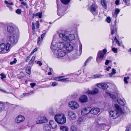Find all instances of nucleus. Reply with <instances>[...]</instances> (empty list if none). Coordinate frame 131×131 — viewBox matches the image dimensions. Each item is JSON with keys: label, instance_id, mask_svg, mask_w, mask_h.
Returning a JSON list of instances; mask_svg holds the SVG:
<instances>
[{"label": "nucleus", "instance_id": "de8ad7c7", "mask_svg": "<svg viewBox=\"0 0 131 131\" xmlns=\"http://www.w3.org/2000/svg\"><path fill=\"white\" fill-rule=\"evenodd\" d=\"M0 75L1 76V78L2 79H3L6 78L5 75L3 73H2Z\"/></svg>", "mask_w": 131, "mask_h": 131}, {"label": "nucleus", "instance_id": "9d476101", "mask_svg": "<svg viewBox=\"0 0 131 131\" xmlns=\"http://www.w3.org/2000/svg\"><path fill=\"white\" fill-rule=\"evenodd\" d=\"M7 44L6 46L5 45L4 43H2L0 45V52L3 51V53H6L9 50V49L7 50Z\"/></svg>", "mask_w": 131, "mask_h": 131}, {"label": "nucleus", "instance_id": "49530a36", "mask_svg": "<svg viewBox=\"0 0 131 131\" xmlns=\"http://www.w3.org/2000/svg\"><path fill=\"white\" fill-rule=\"evenodd\" d=\"M21 10L19 9H17L16 11V12L19 14H21Z\"/></svg>", "mask_w": 131, "mask_h": 131}, {"label": "nucleus", "instance_id": "2f4dec72", "mask_svg": "<svg viewBox=\"0 0 131 131\" xmlns=\"http://www.w3.org/2000/svg\"><path fill=\"white\" fill-rule=\"evenodd\" d=\"M93 58V57H89L85 61V62L84 64V66H86V63L87 62H89Z\"/></svg>", "mask_w": 131, "mask_h": 131}, {"label": "nucleus", "instance_id": "603ef678", "mask_svg": "<svg viewBox=\"0 0 131 131\" xmlns=\"http://www.w3.org/2000/svg\"><path fill=\"white\" fill-rule=\"evenodd\" d=\"M119 0H116L115 1V4L117 5H119Z\"/></svg>", "mask_w": 131, "mask_h": 131}, {"label": "nucleus", "instance_id": "9b49d317", "mask_svg": "<svg viewBox=\"0 0 131 131\" xmlns=\"http://www.w3.org/2000/svg\"><path fill=\"white\" fill-rule=\"evenodd\" d=\"M47 120L46 118L45 117H40L38 118L36 121V123L38 124L46 122Z\"/></svg>", "mask_w": 131, "mask_h": 131}, {"label": "nucleus", "instance_id": "f704fd0d", "mask_svg": "<svg viewBox=\"0 0 131 131\" xmlns=\"http://www.w3.org/2000/svg\"><path fill=\"white\" fill-rule=\"evenodd\" d=\"M123 110L125 112L127 113L129 112V110L128 108L126 106H124L123 107Z\"/></svg>", "mask_w": 131, "mask_h": 131}, {"label": "nucleus", "instance_id": "f257e3e1", "mask_svg": "<svg viewBox=\"0 0 131 131\" xmlns=\"http://www.w3.org/2000/svg\"><path fill=\"white\" fill-rule=\"evenodd\" d=\"M16 33L13 35H10L9 36L8 42L7 44V48L6 49H9L10 46H13L15 45L18 42L19 36V32L18 31L17 29H16Z\"/></svg>", "mask_w": 131, "mask_h": 131}, {"label": "nucleus", "instance_id": "8fccbe9b", "mask_svg": "<svg viewBox=\"0 0 131 131\" xmlns=\"http://www.w3.org/2000/svg\"><path fill=\"white\" fill-rule=\"evenodd\" d=\"M46 34V33L45 32L44 33H43V34H41V38L42 39H43V38L45 36Z\"/></svg>", "mask_w": 131, "mask_h": 131}, {"label": "nucleus", "instance_id": "473e14b6", "mask_svg": "<svg viewBox=\"0 0 131 131\" xmlns=\"http://www.w3.org/2000/svg\"><path fill=\"white\" fill-rule=\"evenodd\" d=\"M69 79L68 78H64L61 79L60 78L59 80V81L63 82H67L69 81Z\"/></svg>", "mask_w": 131, "mask_h": 131}, {"label": "nucleus", "instance_id": "c03bdc74", "mask_svg": "<svg viewBox=\"0 0 131 131\" xmlns=\"http://www.w3.org/2000/svg\"><path fill=\"white\" fill-rule=\"evenodd\" d=\"M112 50L115 53H116L117 52V49L115 47H113L112 49Z\"/></svg>", "mask_w": 131, "mask_h": 131}, {"label": "nucleus", "instance_id": "393cba45", "mask_svg": "<svg viewBox=\"0 0 131 131\" xmlns=\"http://www.w3.org/2000/svg\"><path fill=\"white\" fill-rule=\"evenodd\" d=\"M99 86H101L104 89H106L108 87L107 84L105 83H99Z\"/></svg>", "mask_w": 131, "mask_h": 131}, {"label": "nucleus", "instance_id": "ddd939ff", "mask_svg": "<svg viewBox=\"0 0 131 131\" xmlns=\"http://www.w3.org/2000/svg\"><path fill=\"white\" fill-rule=\"evenodd\" d=\"M90 107L83 109L81 111V114L82 115L84 116L90 113Z\"/></svg>", "mask_w": 131, "mask_h": 131}, {"label": "nucleus", "instance_id": "1a4fd4ad", "mask_svg": "<svg viewBox=\"0 0 131 131\" xmlns=\"http://www.w3.org/2000/svg\"><path fill=\"white\" fill-rule=\"evenodd\" d=\"M67 113L68 116L71 120H74L76 119L77 115L74 112L68 111L67 112Z\"/></svg>", "mask_w": 131, "mask_h": 131}, {"label": "nucleus", "instance_id": "864d4df0", "mask_svg": "<svg viewBox=\"0 0 131 131\" xmlns=\"http://www.w3.org/2000/svg\"><path fill=\"white\" fill-rule=\"evenodd\" d=\"M30 57H31V56L29 55L27 57L26 59V60H25L26 62H27L28 61V60L30 58Z\"/></svg>", "mask_w": 131, "mask_h": 131}, {"label": "nucleus", "instance_id": "6ab92c4d", "mask_svg": "<svg viewBox=\"0 0 131 131\" xmlns=\"http://www.w3.org/2000/svg\"><path fill=\"white\" fill-rule=\"evenodd\" d=\"M80 101L81 102L83 103L87 102L88 100L87 97L86 95H83L80 97L79 99Z\"/></svg>", "mask_w": 131, "mask_h": 131}, {"label": "nucleus", "instance_id": "6e6d98bb", "mask_svg": "<svg viewBox=\"0 0 131 131\" xmlns=\"http://www.w3.org/2000/svg\"><path fill=\"white\" fill-rule=\"evenodd\" d=\"M98 78V74L94 75L92 78L93 79L97 78Z\"/></svg>", "mask_w": 131, "mask_h": 131}, {"label": "nucleus", "instance_id": "58836bf2", "mask_svg": "<svg viewBox=\"0 0 131 131\" xmlns=\"http://www.w3.org/2000/svg\"><path fill=\"white\" fill-rule=\"evenodd\" d=\"M82 46L81 44V43H79V51L80 54L82 52Z\"/></svg>", "mask_w": 131, "mask_h": 131}, {"label": "nucleus", "instance_id": "4c0bfd02", "mask_svg": "<svg viewBox=\"0 0 131 131\" xmlns=\"http://www.w3.org/2000/svg\"><path fill=\"white\" fill-rule=\"evenodd\" d=\"M64 77L65 76H64L56 77L54 78V80H55L59 81V80L61 78Z\"/></svg>", "mask_w": 131, "mask_h": 131}, {"label": "nucleus", "instance_id": "f3484780", "mask_svg": "<svg viewBox=\"0 0 131 131\" xmlns=\"http://www.w3.org/2000/svg\"><path fill=\"white\" fill-rule=\"evenodd\" d=\"M49 124L53 129L56 128L57 126V123L56 122L51 120L49 122Z\"/></svg>", "mask_w": 131, "mask_h": 131}, {"label": "nucleus", "instance_id": "f8f14e48", "mask_svg": "<svg viewBox=\"0 0 131 131\" xmlns=\"http://www.w3.org/2000/svg\"><path fill=\"white\" fill-rule=\"evenodd\" d=\"M111 116L114 119L117 118L119 116V113L116 111H111L110 112Z\"/></svg>", "mask_w": 131, "mask_h": 131}, {"label": "nucleus", "instance_id": "5701e85b", "mask_svg": "<svg viewBox=\"0 0 131 131\" xmlns=\"http://www.w3.org/2000/svg\"><path fill=\"white\" fill-rule=\"evenodd\" d=\"M114 106L115 108L121 114H124V112L122 110L121 108L118 105L116 104H115Z\"/></svg>", "mask_w": 131, "mask_h": 131}, {"label": "nucleus", "instance_id": "4468645a", "mask_svg": "<svg viewBox=\"0 0 131 131\" xmlns=\"http://www.w3.org/2000/svg\"><path fill=\"white\" fill-rule=\"evenodd\" d=\"M64 46L68 51H72L73 48L72 45L69 42H67Z\"/></svg>", "mask_w": 131, "mask_h": 131}, {"label": "nucleus", "instance_id": "5fc2aeb1", "mask_svg": "<svg viewBox=\"0 0 131 131\" xmlns=\"http://www.w3.org/2000/svg\"><path fill=\"white\" fill-rule=\"evenodd\" d=\"M107 21L108 23H109L110 22L111 18L110 17H108L107 18Z\"/></svg>", "mask_w": 131, "mask_h": 131}, {"label": "nucleus", "instance_id": "c9c22d12", "mask_svg": "<svg viewBox=\"0 0 131 131\" xmlns=\"http://www.w3.org/2000/svg\"><path fill=\"white\" fill-rule=\"evenodd\" d=\"M129 77H124V83L126 84H127L128 83V82L127 81V80H129Z\"/></svg>", "mask_w": 131, "mask_h": 131}, {"label": "nucleus", "instance_id": "72a5a7b5", "mask_svg": "<svg viewBox=\"0 0 131 131\" xmlns=\"http://www.w3.org/2000/svg\"><path fill=\"white\" fill-rule=\"evenodd\" d=\"M107 95L110 96L112 99H115L116 98V96L114 94H112L109 93H107Z\"/></svg>", "mask_w": 131, "mask_h": 131}, {"label": "nucleus", "instance_id": "ea45409f", "mask_svg": "<svg viewBox=\"0 0 131 131\" xmlns=\"http://www.w3.org/2000/svg\"><path fill=\"white\" fill-rule=\"evenodd\" d=\"M112 71L111 73H109V74L110 77H112L111 75L114 74L116 73V70L114 69H112Z\"/></svg>", "mask_w": 131, "mask_h": 131}, {"label": "nucleus", "instance_id": "0eeeda50", "mask_svg": "<svg viewBox=\"0 0 131 131\" xmlns=\"http://www.w3.org/2000/svg\"><path fill=\"white\" fill-rule=\"evenodd\" d=\"M107 51L106 49H104L103 51H99V61L101 59V60H104L105 55L106 54Z\"/></svg>", "mask_w": 131, "mask_h": 131}, {"label": "nucleus", "instance_id": "bf43d9fd", "mask_svg": "<svg viewBox=\"0 0 131 131\" xmlns=\"http://www.w3.org/2000/svg\"><path fill=\"white\" fill-rule=\"evenodd\" d=\"M37 50V48H36L34 49L31 52V54H33L34 52L36 51Z\"/></svg>", "mask_w": 131, "mask_h": 131}, {"label": "nucleus", "instance_id": "0e129e2a", "mask_svg": "<svg viewBox=\"0 0 131 131\" xmlns=\"http://www.w3.org/2000/svg\"><path fill=\"white\" fill-rule=\"evenodd\" d=\"M116 42L119 46H121V45L119 41L118 40L116 41Z\"/></svg>", "mask_w": 131, "mask_h": 131}, {"label": "nucleus", "instance_id": "7c9ffc66", "mask_svg": "<svg viewBox=\"0 0 131 131\" xmlns=\"http://www.w3.org/2000/svg\"><path fill=\"white\" fill-rule=\"evenodd\" d=\"M4 109V103H0V111H3Z\"/></svg>", "mask_w": 131, "mask_h": 131}, {"label": "nucleus", "instance_id": "052dcab7", "mask_svg": "<svg viewBox=\"0 0 131 131\" xmlns=\"http://www.w3.org/2000/svg\"><path fill=\"white\" fill-rule=\"evenodd\" d=\"M37 63L40 66L42 64V63L40 61H38L37 62Z\"/></svg>", "mask_w": 131, "mask_h": 131}, {"label": "nucleus", "instance_id": "cd10ccee", "mask_svg": "<svg viewBox=\"0 0 131 131\" xmlns=\"http://www.w3.org/2000/svg\"><path fill=\"white\" fill-rule=\"evenodd\" d=\"M60 131H68V128L66 126H62L60 128Z\"/></svg>", "mask_w": 131, "mask_h": 131}, {"label": "nucleus", "instance_id": "b1692460", "mask_svg": "<svg viewBox=\"0 0 131 131\" xmlns=\"http://www.w3.org/2000/svg\"><path fill=\"white\" fill-rule=\"evenodd\" d=\"M120 12V9L118 8H116L115 10V12L114 14H113V17L116 18L117 17L118 14Z\"/></svg>", "mask_w": 131, "mask_h": 131}, {"label": "nucleus", "instance_id": "4be33fe9", "mask_svg": "<svg viewBox=\"0 0 131 131\" xmlns=\"http://www.w3.org/2000/svg\"><path fill=\"white\" fill-rule=\"evenodd\" d=\"M43 128L45 131H50L51 129L50 126L48 124L45 125Z\"/></svg>", "mask_w": 131, "mask_h": 131}, {"label": "nucleus", "instance_id": "39448f33", "mask_svg": "<svg viewBox=\"0 0 131 131\" xmlns=\"http://www.w3.org/2000/svg\"><path fill=\"white\" fill-rule=\"evenodd\" d=\"M17 29L18 31L19 30L18 28L11 25H9L7 27V31L11 33L10 35H13L16 33V29Z\"/></svg>", "mask_w": 131, "mask_h": 131}, {"label": "nucleus", "instance_id": "09e8293b", "mask_svg": "<svg viewBox=\"0 0 131 131\" xmlns=\"http://www.w3.org/2000/svg\"><path fill=\"white\" fill-rule=\"evenodd\" d=\"M36 83H31L30 85L31 86L32 88H33L34 86L36 85Z\"/></svg>", "mask_w": 131, "mask_h": 131}, {"label": "nucleus", "instance_id": "79ce46f5", "mask_svg": "<svg viewBox=\"0 0 131 131\" xmlns=\"http://www.w3.org/2000/svg\"><path fill=\"white\" fill-rule=\"evenodd\" d=\"M17 61V60H16V59L15 58L14 59V60L11 62L10 63V64L11 65H12L13 64H15L16 63V62Z\"/></svg>", "mask_w": 131, "mask_h": 131}, {"label": "nucleus", "instance_id": "338daca9", "mask_svg": "<svg viewBox=\"0 0 131 131\" xmlns=\"http://www.w3.org/2000/svg\"><path fill=\"white\" fill-rule=\"evenodd\" d=\"M0 90L3 91L5 93H7V92H6V91L5 90H3L2 89H0Z\"/></svg>", "mask_w": 131, "mask_h": 131}, {"label": "nucleus", "instance_id": "3c124183", "mask_svg": "<svg viewBox=\"0 0 131 131\" xmlns=\"http://www.w3.org/2000/svg\"><path fill=\"white\" fill-rule=\"evenodd\" d=\"M38 16L40 18H41L42 16V13H38Z\"/></svg>", "mask_w": 131, "mask_h": 131}, {"label": "nucleus", "instance_id": "680f3d73", "mask_svg": "<svg viewBox=\"0 0 131 131\" xmlns=\"http://www.w3.org/2000/svg\"><path fill=\"white\" fill-rule=\"evenodd\" d=\"M34 25H35L34 23V22H32V29H34L35 28V27Z\"/></svg>", "mask_w": 131, "mask_h": 131}, {"label": "nucleus", "instance_id": "a18cd8bd", "mask_svg": "<svg viewBox=\"0 0 131 131\" xmlns=\"http://www.w3.org/2000/svg\"><path fill=\"white\" fill-rule=\"evenodd\" d=\"M58 85V83L56 82H52V85L53 86H56Z\"/></svg>", "mask_w": 131, "mask_h": 131}, {"label": "nucleus", "instance_id": "bb28decb", "mask_svg": "<svg viewBox=\"0 0 131 131\" xmlns=\"http://www.w3.org/2000/svg\"><path fill=\"white\" fill-rule=\"evenodd\" d=\"M35 57L34 56H33L32 57L31 60H30V61H29V65L31 66H32L33 65L34 63V62L35 59Z\"/></svg>", "mask_w": 131, "mask_h": 131}, {"label": "nucleus", "instance_id": "f03ea898", "mask_svg": "<svg viewBox=\"0 0 131 131\" xmlns=\"http://www.w3.org/2000/svg\"><path fill=\"white\" fill-rule=\"evenodd\" d=\"M53 43V40L51 44V48L53 51L55 56L57 58H59L65 56L66 54V51L65 50L61 49L58 50L56 49Z\"/></svg>", "mask_w": 131, "mask_h": 131}, {"label": "nucleus", "instance_id": "dca6fc26", "mask_svg": "<svg viewBox=\"0 0 131 131\" xmlns=\"http://www.w3.org/2000/svg\"><path fill=\"white\" fill-rule=\"evenodd\" d=\"M116 20H115L114 23V25H113L111 27V34L112 35H113L117 31V29L116 27Z\"/></svg>", "mask_w": 131, "mask_h": 131}, {"label": "nucleus", "instance_id": "a878e982", "mask_svg": "<svg viewBox=\"0 0 131 131\" xmlns=\"http://www.w3.org/2000/svg\"><path fill=\"white\" fill-rule=\"evenodd\" d=\"M117 101L118 103L121 105H125V102L120 98L117 99Z\"/></svg>", "mask_w": 131, "mask_h": 131}, {"label": "nucleus", "instance_id": "4d7b16f0", "mask_svg": "<svg viewBox=\"0 0 131 131\" xmlns=\"http://www.w3.org/2000/svg\"><path fill=\"white\" fill-rule=\"evenodd\" d=\"M35 91L34 90H30L29 92H28V93L30 95L34 93H35Z\"/></svg>", "mask_w": 131, "mask_h": 131}, {"label": "nucleus", "instance_id": "7ed1b4c3", "mask_svg": "<svg viewBox=\"0 0 131 131\" xmlns=\"http://www.w3.org/2000/svg\"><path fill=\"white\" fill-rule=\"evenodd\" d=\"M54 119L56 122L59 124H63L66 121L65 116L63 114L56 115Z\"/></svg>", "mask_w": 131, "mask_h": 131}, {"label": "nucleus", "instance_id": "e433bc0d", "mask_svg": "<svg viewBox=\"0 0 131 131\" xmlns=\"http://www.w3.org/2000/svg\"><path fill=\"white\" fill-rule=\"evenodd\" d=\"M43 39H42V38H40V37H38V41H37V43L39 45H40L41 43V42L42 41Z\"/></svg>", "mask_w": 131, "mask_h": 131}, {"label": "nucleus", "instance_id": "2eb2a0df", "mask_svg": "<svg viewBox=\"0 0 131 131\" xmlns=\"http://www.w3.org/2000/svg\"><path fill=\"white\" fill-rule=\"evenodd\" d=\"M25 119V118L23 116L19 115L16 118L15 121L17 123H19L23 121Z\"/></svg>", "mask_w": 131, "mask_h": 131}, {"label": "nucleus", "instance_id": "a211bd4d", "mask_svg": "<svg viewBox=\"0 0 131 131\" xmlns=\"http://www.w3.org/2000/svg\"><path fill=\"white\" fill-rule=\"evenodd\" d=\"M98 92V89L96 88H95L94 90L93 91L88 90L87 92L88 94L94 95L96 94Z\"/></svg>", "mask_w": 131, "mask_h": 131}, {"label": "nucleus", "instance_id": "13d9d810", "mask_svg": "<svg viewBox=\"0 0 131 131\" xmlns=\"http://www.w3.org/2000/svg\"><path fill=\"white\" fill-rule=\"evenodd\" d=\"M110 62V61L108 60H106L105 62V64L107 65Z\"/></svg>", "mask_w": 131, "mask_h": 131}, {"label": "nucleus", "instance_id": "774afa93", "mask_svg": "<svg viewBox=\"0 0 131 131\" xmlns=\"http://www.w3.org/2000/svg\"><path fill=\"white\" fill-rule=\"evenodd\" d=\"M111 68V67L109 66L106 68V70L107 71H108Z\"/></svg>", "mask_w": 131, "mask_h": 131}, {"label": "nucleus", "instance_id": "423d86ee", "mask_svg": "<svg viewBox=\"0 0 131 131\" xmlns=\"http://www.w3.org/2000/svg\"><path fill=\"white\" fill-rule=\"evenodd\" d=\"M69 106L71 109L74 110L78 108L79 104L76 102L72 101L69 102L68 104Z\"/></svg>", "mask_w": 131, "mask_h": 131}, {"label": "nucleus", "instance_id": "e2e57ef3", "mask_svg": "<svg viewBox=\"0 0 131 131\" xmlns=\"http://www.w3.org/2000/svg\"><path fill=\"white\" fill-rule=\"evenodd\" d=\"M32 15V18H34L35 17L38 16V13H37L35 14H33Z\"/></svg>", "mask_w": 131, "mask_h": 131}, {"label": "nucleus", "instance_id": "412c9836", "mask_svg": "<svg viewBox=\"0 0 131 131\" xmlns=\"http://www.w3.org/2000/svg\"><path fill=\"white\" fill-rule=\"evenodd\" d=\"M101 2L103 8H104L105 9H106L107 7V2L106 0H101Z\"/></svg>", "mask_w": 131, "mask_h": 131}, {"label": "nucleus", "instance_id": "20e7f679", "mask_svg": "<svg viewBox=\"0 0 131 131\" xmlns=\"http://www.w3.org/2000/svg\"><path fill=\"white\" fill-rule=\"evenodd\" d=\"M59 36L63 40L69 43L75 39V35L73 34H70L68 36H67L64 34L60 33Z\"/></svg>", "mask_w": 131, "mask_h": 131}, {"label": "nucleus", "instance_id": "37998d69", "mask_svg": "<svg viewBox=\"0 0 131 131\" xmlns=\"http://www.w3.org/2000/svg\"><path fill=\"white\" fill-rule=\"evenodd\" d=\"M71 129L72 131H76L77 128L74 126H72L71 127Z\"/></svg>", "mask_w": 131, "mask_h": 131}, {"label": "nucleus", "instance_id": "6e6552de", "mask_svg": "<svg viewBox=\"0 0 131 131\" xmlns=\"http://www.w3.org/2000/svg\"><path fill=\"white\" fill-rule=\"evenodd\" d=\"M97 7V6L93 3L91 5L90 8L89 9V10L93 15H96L97 14V12H96V9Z\"/></svg>", "mask_w": 131, "mask_h": 131}, {"label": "nucleus", "instance_id": "a19ab883", "mask_svg": "<svg viewBox=\"0 0 131 131\" xmlns=\"http://www.w3.org/2000/svg\"><path fill=\"white\" fill-rule=\"evenodd\" d=\"M21 4L24 6H26V8H29V7L27 5V4L26 2H21Z\"/></svg>", "mask_w": 131, "mask_h": 131}, {"label": "nucleus", "instance_id": "c756f323", "mask_svg": "<svg viewBox=\"0 0 131 131\" xmlns=\"http://www.w3.org/2000/svg\"><path fill=\"white\" fill-rule=\"evenodd\" d=\"M26 72L29 74L31 73V68L29 67H27L26 69Z\"/></svg>", "mask_w": 131, "mask_h": 131}, {"label": "nucleus", "instance_id": "69168bd1", "mask_svg": "<svg viewBox=\"0 0 131 131\" xmlns=\"http://www.w3.org/2000/svg\"><path fill=\"white\" fill-rule=\"evenodd\" d=\"M39 21H37L36 23V27L37 28H38L39 27Z\"/></svg>", "mask_w": 131, "mask_h": 131}, {"label": "nucleus", "instance_id": "aec40b11", "mask_svg": "<svg viewBox=\"0 0 131 131\" xmlns=\"http://www.w3.org/2000/svg\"><path fill=\"white\" fill-rule=\"evenodd\" d=\"M90 112L91 113L93 114H97L98 113V108H92L90 107Z\"/></svg>", "mask_w": 131, "mask_h": 131}, {"label": "nucleus", "instance_id": "c85d7f7f", "mask_svg": "<svg viewBox=\"0 0 131 131\" xmlns=\"http://www.w3.org/2000/svg\"><path fill=\"white\" fill-rule=\"evenodd\" d=\"M60 1L63 4L67 5L70 2V0H60Z\"/></svg>", "mask_w": 131, "mask_h": 131}]
</instances>
